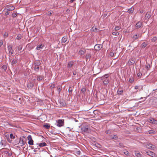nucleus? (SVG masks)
<instances>
[{
	"instance_id": "34",
	"label": "nucleus",
	"mask_w": 157,
	"mask_h": 157,
	"mask_svg": "<svg viewBox=\"0 0 157 157\" xmlns=\"http://www.w3.org/2000/svg\"><path fill=\"white\" fill-rule=\"evenodd\" d=\"M44 127L46 129H48L50 127V125L48 124H46L44 125Z\"/></svg>"
},
{
	"instance_id": "61",
	"label": "nucleus",
	"mask_w": 157,
	"mask_h": 157,
	"mask_svg": "<svg viewBox=\"0 0 157 157\" xmlns=\"http://www.w3.org/2000/svg\"><path fill=\"white\" fill-rule=\"evenodd\" d=\"M73 74L74 75H75L76 74V71H74L73 72Z\"/></svg>"
},
{
	"instance_id": "16",
	"label": "nucleus",
	"mask_w": 157,
	"mask_h": 157,
	"mask_svg": "<svg viewBox=\"0 0 157 157\" xmlns=\"http://www.w3.org/2000/svg\"><path fill=\"white\" fill-rule=\"evenodd\" d=\"M44 47V45L42 44H41L40 45H39L37 46L36 48V49L37 50H40L41 49H42Z\"/></svg>"
},
{
	"instance_id": "60",
	"label": "nucleus",
	"mask_w": 157,
	"mask_h": 157,
	"mask_svg": "<svg viewBox=\"0 0 157 157\" xmlns=\"http://www.w3.org/2000/svg\"><path fill=\"white\" fill-rule=\"evenodd\" d=\"M143 98H144V100H143V101H144L147 98H142V97H141L140 98V99H143Z\"/></svg>"
},
{
	"instance_id": "24",
	"label": "nucleus",
	"mask_w": 157,
	"mask_h": 157,
	"mask_svg": "<svg viewBox=\"0 0 157 157\" xmlns=\"http://www.w3.org/2000/svg\"><path fill=\"white\" fill-rule=\"evenodd\" d=\"M38 145L40 147H43L46 146L47 144L45 143L44 142L43 143H39Z\"/></svg>"
},
{
	"instance_id": "4",
	"label": "nucleus",
	"mask_w": 157,
	"mask_h": 157,
	"mask_svg": "<svg viewBox=\"0 0 157 157\" xmlns=\"http://www.w3.org/2000/svg\"><path fill=\"white\" fill-rule=\"evenodd\" d=\"M146 153L147 155L152 157H157V155L151 151H146Z\"/></svg>"
},
{
	"instance_id": "32",
	"label": "nucleus",
	"mask_w": 157,
	"mask_h": 157,
	"mask_svg": "<svg viewBox=\"0 0 157 157\" xmlns=\"http://www.w3.org/2000/svg\"><path fill=\"white\" fill-rule=\"evenodd\" d=\"M57 90L59 92V94L60 91L62 90V88L60 86H58L57 88Z\"/></svg>"
},
{
	"instance_id": "3",
	"label": "nucleus",
	"mask_w": 157,
	"mask_h": 157,
	"mask_svg": "<svg viewBox=\"0 0 157 157\" xmlns=\"http://www.w3.org/2000/svg\"><path fill=\"white\" fill-rule=\"evenodd\" d=\"M56 125L59 127H61L64 125V120L63 119H59L57 121Z\"/></svg>"
},
{
	"instance_id": "40",
	"label": "nucleus",
	"mask_w": 157,
	"mask_h": 157,
	"mask_svg": "<svg viewBox=\"0 0 157 157\" xmlns=\"http://www.w3.org/2000/svg\"><path fill=\"white\" fill-rule=\"evenodd\" d=\"M146 67L147 69V70H149L150 67V66L149 64H147L146 65Z\"/></svg>"
},
{
	"instance_id": "52",
	"label": "nucleus",
	"mask_w": 157,
	"mask_h": 157,
	"mask_svg": "<svg viewBox=\"0 0 157 157\" xmlns=\"http://www.w3.org/2000/svg\"><path fill=\"white\" fill-rule=\"evenodd\" d=\"M40 62H38L36 63L35 64V65L37 66H39V65H40Z\"/></svg>"
},
{
	"instance_id": "41",
	"label": "nucleus",
	"mask_w": 157,
	"mask_h": 157,
	"mask_svg": "<svg viewBox=\"0 0 157 157\" xmlns=\"http://www.w3.org/2000/svg\"><path fill=\"white\" fill-rule=\"evenodd\" d=\"M22 46L21 45H20L18 47L17 50L18 51H20L22 49Z\"/></svg>"
},
{
	"instance_id": "63",
	"label": "nucleus",
	"mask_w": 157,
	"mask_h": 157,
	"mask_svg": "<svg viewBox=\"0 0 157 157\" xmlns=\"http://www.w3.org/2000/svg\"><path fill=\"white\" fill-rule=\"evenodd\" d=\"M143 12H144V10H140V13H143Z\"/></svg>"
},
{
	"instance_id": "9",
	"label": "nucleus",
	"mask_w": 157,
	"mask_h": 157,
	"mask_svg": "<svg viewBox=\"0 0 157 157\" xmlns=\"http://www.w3.org/2000/svg\"><path fill=\"white\" fill-rule=\"evenodd\" d=\"M101 48V46L100 44H96L94 47V49L96 51L100 50Z\"/></svg>"
},
{
	"instance_id": "39",
	"label": "nucleus",
	"mask_w": 157,
	"mask_h": 157,
	"mask_svg": "<svg viewBox=\"0 0 157 157\" xmlns=\"http://www.w3.org/2000/svg\"><path fill=\"white\" fill-rule=\"evenodd\" d=\"M121 27L118 26H116L114 28V29L116 31H118L120 29Z\"/></svg>"
},
{
	"instance_id": "20",
	"label": "nucleus",
	"mask_w": 157,
	"mask_h": 157,
	"mask_svg": "<svg viewBox=\"0 0 157 157\" xmlns=\"http://www.w3.org/2000/svg\"><path fill=\"white\" fill-rule=\"evenodd\" d=\"M123 90L121 89H119L117 91V94L118 95H121L123 94Z\"/></svg>"
},
{
	"instance_id": "46",
	"label": "nucleus",
	"mask_w": 157,
	"mask_h": 157,
	"mask_svg": "<svg viewBox=\"0 0 157 157\" xmlns=\"http://www.w3.org/2000/svg\"><path fill=\"white\" fill-rule=\"evenodd\" d=\"M17 40H20L21 39V36L20 35H18L17 36Z\"/></svg>"
},
{
	"instance_id": "2",
	"label": "nucleus",
	"mask_w": 157,
	"mask_h": 157,
	"mask_svg": "<svg viewBox=\"0 0 157 157\" xmlns=\"http://www.w3.org/2000/svg\"><path fill=\"white\" fill-rule=\"evenodd\" d=\"M81 131L83 133H88L90 131L89 127L87 125H83L81 128Z\"/></svg>"
},
{
	"instance_id": "30",
	"label": "nucleus",
	"mask_w": 157,
	"mask_h": 157,
	"mask_svg": "<svg viewBox=\"0 0 157 157\" xmlns=\"http://www.w3.org/2000/svg\"><path fill=\"white\" fill-rule=\"evenodd\" d=\"M154 119L152 118H150L148 120V121L149 122L151 123H153V122L154 121Z\"/></svg>"
},
{
	"instance_id": "25",
	"label": "nucleus",
	"mask_w": 157,
	"mask_h": 157,
	"mask_svg": "<svg viewBox=\"0 0 157 157\" xmlns=\"http://www.w3.org/2000/svg\"><path fill=\"white\" fill-rule=\"evenodd\" d=\"M147 45V44L145 42H144L141 45V47L142 48H145Z\"/></svg>"
},
{
	"instance_id": "5",
	"label": "nucleus",
	"mask_w": 157,
	"mask_h": 157,
	"mask_svg": "<svg viewBox=\"0 0 157 157\" xmlns=\"http://www.w3.org/2000/svg\"><path fill=\"white\" fill-rule=\"evenodd\" d=\"M27 138L29 140L28 144L30 145H33V140L32 139L31 136L30 135H29L28 136Z\"/></svg>"
},
{
	"instance_id": "15",
	"label": "nucleus",
	"mask_w": 157,
	"mask_h": 157,
	"mask_svg": "<svg viewBox=\"0 0 157 157\" xmlns=\"http://www.w3.org/2000/svg\"><path fill=\"white\" fill-rule=\"evenodd\" d=\"M74 62L73 61H71L68 62L67 64V67L69 68H71L73 66Z\"/></svg>"
},
{
	"instance_id": "1",
	"label": "nucleus",
	"mask_w": 157,
	"mask_h": 157,
	"mask_svg": "<svg viewBox=\"0 0 157 157\" xmlns=\"http://www.w3.org/2000/svg\"><path fill=\"white\" fill-rule=\"evenodd\" d=\"M109 75L108 74H105L101 77V79L103 80V84L104 86H107L109 82V80L108 77Z\"/></svg>"
},
{
	"instance_id": "62",
	"label": "nucleus",
	"mask_w": 157,
	"mask_h": 157,
	"mask_svg": "<svg viewBox=\"0 0 157 157\" xmlns=\"http://www.w3.org/2000/svg\"><path fill=\"white\" fill-rule=\"evenodd\" d=\"M9 14V12H6V15H8Z\"/></svg>"
},
{
	"instance_id": "33",
	"label": "nucleus",
	"mask_w": 157,
	"mask_h": 157,
	"mask_svg": "<svg viewBox=\"0 0 157 157\" xmlns=\"http://www.w3.org/2000/svg\"><path fill=\"white\" fill-rule=\"evenodd\" d=\"M157 40V37L156 36L154 37L151 39V41L152 42H154Z\"/></svg>"
},
{
	"instance_id": "47",
	"label": "nucleus",
	"mask_w": 157,
	"mask_h": 157,
	"mask_svg": "<svg viewBox=\"0 0 157 157\" xmlns=\"http://www.w3.org/2000/svg\"><path fill=\"white\" fill-rule=\"evenodd\" d=\"M114 55V53L113 52H111L109 55L111 57H113Z\"/></svg>"
},
{
	"instance_id": "23",
	"label": "nucleus",
	"mask_w": 157,
	"mask_h": 157,
	"mask_svg": "<svg viewBox=\"0 0 157 157\" xmlns=\"http://www.w3.org/2000/svg\"><path fill=\"white\" fill-rule=\"evenodd\" d=\"M110 138L111 139H114L115 140H117L118 138V137H117V136L115 135H111L110 136Z\"/></svg>"
},
{
	"instance_id": "21",
	"label": "nucleus",
	"mask_w": 157,
	"mask_h": 157,
	"mask_svg": "<svg viewBox=\"0 0 157 157\" xmlns=\"http://www.w3.org/2000/svg\"><path fill=\"white\" fill-rule=\"evenodd\" d=\"M34 86V84L31 82L28 84L27 87L28 88L31 89Z\"/></svg>"
},
{
	"instance_id": "45",
	"label": "nucleus",
	"mask_w": 157,
	"mask_h": 157,
	"mask_svg": "<svg viewBox=\"0 0 157 157\" xmlns=\"http://www.w3.org/2000/svg\"><path fill=\"white\" fill-rule=\"evenodd\" d=\"M2 69H4L5 70H6L7 69V67L5 65H3L2 66Z\"/></svg>"
},
{
	"instance_id": "50",
	"label": "nucleus",
	"mask_w": 157,
	"mask_h": 157,
	"mask_svg": "<svg viewBox=\"0 0 157 157\" xmlns=\"http://www.w3.org/2000/svg\"><path fill=\"white\" fill-rule=\"evenodd\" d=\"M86 89L85 88H82L81 90V91L83 93L85 91Z\"/></svg>"
},
{
	"instance_id": "29",
	"label": "nucleus",
	"mask_w": 157,
	"mask_h": 157,
	"mask_svg": "<svg viewBox=\"0 0 157 157\" xmlns=\"http://www.w3.org/2000/svg\"><path fill=\"white\" fill-rule=\"evenodd\" d=\"M112 34L114 36H118L119 35V33L117 31H115L113 32Z\"/></svg>"
},
{
	"instance_id": "54",
	"label": "nucleus",
	"mask_w": 157,
	"mask_h": 157,
	"mask_svg": "<svg viewBox=\"0 0 157 157\" xmlns=\"http://www.w3.org/2000/svg\"><path fill=\"white\" fill-rule=\"evenodd\" d=\"M152 124H157V121L154 119Z\"/></svg>"
},
{
	"instance_id": "22",
	"label": "nucleus",
	"mask_w": 157,
	"mask_h": 157,
	"mask_svg": "<svg viewBox=\"0 0 157 157\" xmlns=\"http://www.w3.org/2000/svg\"><path fill=\"white\" fill-rule=\"evenodd\" d=\"M152 145L151 144H147L146 145V147L148 149H152L153 148V147H152Z\"/></svg>"
},
{
	"instance_id": "48",
	"label": "nucleus",
	"mask_w": 157,
	"mask_h": 157,
	"mask_svg": "<svg viewBox=\"0 0 157 157\" xmlns=\"http://www.w3.org/2000/svg\"><path fill=\"white\" fill-rule=\"evenodd\" d=\"M105 132L107 134H111V132L110 131L108 130H107V131H106Z\"/></svg>"
},
{
	"instance_id": "58",
	"label": "nucleus",
	"mask_w": 157,
	"mask_h": 157,
	"mask_svg": "<svg viewBox=\"0 0 157 157\" xmlns=\"http://www.w3.org/2000/svg\"><path fill=\"white\" fill-rule=\"evenodd\" d=\"M3 142H4V141L2 140V141L0 142V145H4Z\"/></svg>"
},
{
	"instance_id": "38",
	"label": "nucleus",
	"mask_w": 157,
	"mask_h": 157,
	"mask_svg": "<svg viewBox=\"0 0 157 157\" xmlns=\"http://www.w3.org/2000/svg\"><path fill=\"white\" fill-rule=\"evenodd\" d=\"M142 75V74L141 72L139 71L137 74V75L138 77L140 78Z\"/></svg>"
},
{
	"instance_id": "18",
	"label": "nucleus",
	"mask_w": 157,
	"mask_h": 157,
	"mask_svg": "<svg viewBox=\"0 0 157 157\" xmlns=\"http://www.w3.org/2000/svg\"><path fill=\"white\" fill-rule=\"evenodd\" d=\"M73 90V87H71V86H70L69 88L68 89V92L69 93V95L72 94V91Z\"/></svg>"
},
{
	"instance_id": "35",
	"label": "nucleus",
	"mask_w": 157,
	"mask_h": 157,
	"mask_svg": "<svg viewBox=\"0 0 157 157\" xmlns=\"http://www.w3.org/2000/svg\"><path fill=\"white\" fill-rule=\"evenodd\" d=\"M133 11V9L132 8H131L128 9V12L129 13H132Z\"/></svg>"
},
{
	"instance_id": "28",
	"label": "nucleus",
	"mask_w": 157,
	"mask_h": 157,
	"mask_svg": "<svg viewBox=\"0 0 157 157\" xmlns=\"http://www.w3.org/2000/svg\"><path fill=\"white\" fill-rule=\"evenodd\" d=\"M17 60L16 59H13L11 62V63L12 65L16 64L17 63Z\"/></svg>"
},
{
	"instance_id": "57",
	"label": "nucleus",
	"mask_w": 157,
	"mask_h": 157,
	"mask_svg": "<svg viewBox=\"0 0 157 157\" xmlns=\"http://www.w3.org/2000/svg\"><path fill=\"white\" fill-rule=\"evenodd\" d=\"M139 88V86H135L134 89L135 90H137Z\"/></svg>"
},
{
	"instance_id": "42",
	"label": "nucleus",
	"mask_w": 157,
	"mask_h": 157,
	"mask_svg": "<svg viewBox=\"0 0 157 157\" xmlns=\"http://www.w3.org/2000/svg\"><path fill=\"white\" fill-rule=\"evenodd\" d=\"M7 141L10 143H11L12 141V140L10 139L9 138V135H8V136L7 137Z\"/></svg>"
},
{
	"instance_id": "36",
	"label": "nucleus",
	"mask_w": 157,
	"mask_h": 157,
	"mask_svg": "<svg viewBox=\"0 0 157 157\" xmlns=\"http://www.w3.org/2000/svg\"><path fill=\"white\" fill-rule=\"evenodd\" d=\"M10 138L11 139H14L15 138V136L13 135L12 133L10 134Z\"/></svg>"
},
{
	"instance_id": "37",
	"label": "nucleus",
	"mask_w": 157,
	"mask_h": 157,
	"mask_svg": "<svg viewBox=\"0 0 157 157\" xmlns=\"http://www.w3.org/2000/svg\"><path fill=\"white\" fill-rule=\"evenodd\" d=\"M148 133L150 134H154L155 133V131L153 130H150L148 131Z\"/></svg>"
},
{
	"instance_id": "13",
	"label": "nucleus",
	"mask_w": 157,
	"mask_h": 157,
	"mask_svg": "<svg viewBox=\"0 0 157 157\" xmlns=\"http://www.w3.org/2000/svg\"><path fill=\"white\" fill-rule=\"evenodd\" d=\"M142 25V23L141 22H138L136 24V26L137 29L140 28Z\"/></svg>"
},
{
	"instance_id": "49",
	"label": "nucleus",
	"mask_w": 157,
	"mask_h": 157,
	"mask_svg": "<svg viewBox=\"0 0 157 157\" xmlns=\"http://www.w3.org/2000/svg\"><path fill=\"white\" fill-rule=\"evenodd\" d=\"M87 59L90 58L91 57V55L90 54H87L86 56Z\"/></svg>"
},
{
	"instance_id": "14",
	"label": "nucleus",
	"mask_w": 157,
	"mask_h": 157,
	"mask_svg": "<svg viewBox=\"0 0 157 157\" xmlns=\"http://www.w3.org/2000/svg\"><path fill=\"white\" fill-rule=\"evenodd\" d=\"M135 155L137 157H141L142 156L141 154L138 151H135Z\"/></svg>"
},
{
	"instance_id": "26",
	"label": "nucleus",
	"mask_w": 157,
	"mask_h": 157,
	"mask_svg": "<svg viewBox=\"0 0 157 157\" xmlns=\"http://www.w3.org/2000/svg\"><path fill=\"white\" fill-rule=\"evenodd\" d=\"M134 78L133 77H131L129 79L128 81L130 83H132L134 81Z\"/></svg>"
},
{
	"instance_id": "43",
	"label": "nucleus",
	"mask_w": 157,
	"mask_h": 157,
	"mask_svg": "<svg viewBox=\"0 0 157 157\" xmlns=\"http://www.w3.org/2000/svg\"><path fill=\"white\" fill-rule=\"evenodd\" d=\"M119 146L121 147L122 148L125 147V146L122 143H119Z\"/></svg>"
},
{
	"instance_id": "8",
	"label": "nucleus",
	"mask_w": 157,
	"mask_h": 157,
	"mask_svg": "<svg viewBox=\"0 0 157 157\" xmlns=\"http://www.w3.org/2000/svg\"><path fill=\"white\" fill-rule=\"evenodd\" d=\"M135 62V60L133 58H131L129 60L128 63L129 65H131L134 64Z\"/></svg>"
},
{
	"instance_id": "19",
	"label": "nucleus",
	"mask_w": 157,
	"mask_h": 157,
	"mask_svg": "<svg viewBox=\"0 0 157 157\" xmlns=\"http://www.w3.org/2000/svg\"><path fill=\"white\" fill-rule=\"evenodd\" d=\"M67 40V36H63L62 39V43H65Z\"/></svg>"
},
{
	"instance_id": "27",
	"label": "nucleus",
	"mask_w": 157,
	"mask_h": 157,
	"mask_svg": "<svg viewBox=\"0 0 157 157\" xmlns=\"http://www.w3.org/2000/svg\"><path fill=\"white\" fill-rule=\"evenodd\" d=\"M43 77L42 76L38 75L37 76V80L38 81H41L43 79Z\"/></svg>"
},
{
	"instance_id": "44",
	"label": "nucleus",
	"mask_w": 157,
	"mask_h": 157,
	"mask_svg": "<svg viewBox=\"0 0 157 157\" xmlns=\"http://www.w3.org/2000/svg\"><path fill=\"white\" fill-rule=\"evenodd\" d=\"M8 36V34L6 32H5L4 34V36L5 37H6Z\"/></svg>"
},
{
	"instance_id": "31",
	"label": "nucleus",
	"mask_w": 157,
	"mask_h": 157,
	"mask_svg": "<svg viewBox=\"0 0 157 157\" xmlns=\"http://www.w3.org/2000/svg\"><path fill=\"white\" fill-rule=\"evenodd\" d=\"M34 70L36 72H38L39 71V66H37L35 65L34 67Z\"/></svg>"
},
{
	"instance_id": "7",
	"label": "nucleus",
	"mask_w": 157,
	"mask_h": 157,
	"mask_svg": "<svg viewBox=\"0 0 157 157\" xmlns=\"http://www.w3.org/2000/svg\"><path fill=\"white\" fill-rule=\"evenodd\" d=\"M6 9L8 11H12L14 10L15 7L11 5H7L6 7Z\"/></svg>"
},
{
	"instance_id": "53",
	"label": "nucleus",
	"mask_w": 157,
	"mask_h": 157,
	"mask_svg": "<svg viewBox=\"0 0 157 157\" xmlns=\"http://www.w3.org/2000/svg\"><path fill=\"white\" fill-rule=\"evenodd\" d=\"M3 43V42L2 40H0V47H1Z\"/></svg>"
},
{
	"instance_id": "55",
	"label": "nucleus",
	"mask_w": 157,
	"mask_h": 157,
	"mask_svg": "<svg viewBox=\"0 0 157 157\" xmlns=\"http://www.w3.org/2000/svg\"><path fill=\"white\" fill-rule=\"evenodd\" d=\"M80 153H81V152L80 151H76V153L78 155H80Z\"/></svg>"
},
{
	"instance_id": "10",
	"label": "nucleus",
	"mask_w": 157,
	"mask_h": 157,
	"mask_svg": "<svg viewBox=\"0 0 157 157\" xmlns=\"http://www.w3.org/2000/svg\"><path fill=\"white\" fill-rule=\"evenodd\" d=\"M141 35L140 34H136L135 35L133 36L132 37V39L133 40H136L138 39L139 37H141Z\"/></svg>"
},
{
	"instance_id": "17",
	"label": "nucleus",
	"mask_w": 157,
	"mask_h": 157,
	"mask_svg": "<svg viewBox=\"0 0 157 157\" xmlns=\"http://www.w3.org/2000/svg\"><path fill=\"white\" fill-rule=\"evenodd\" d=\"M86 52V50L85 49L80 50L79 52V54L81 55H83Z\"/></svg>"
},
{
	"instance_id": "6",
	"label": "nucleus",
	"mask_w": 157,
	"mask_h": 157,
	"mask_svg": "<svg viewBox=\"0 0 157 157\" xmlns=\"http://www.w3.org/2000/svg\"><path fill=\"white\" fill-rule=\"evenodd\" d=\"M7 48L9 54L12 55L14 52V50L12 48V46L11 45H9L8 46Z\"/></svg>"
},
{
	"instance_id": "64",
	"label": "nucleus",
	"mask_w": 157,
	"mask_h": 157,
	"mask_svg": "<svg viewBox=\"0 0 157 157\" xmlns=\"http://www.w3.org/2000/svg\"><path fill=\"white\" fill-rule=\"evenodd\" d=\"M75 0H70V2L72 3V2H73L74 1H75Z\"/></svg>"
},
{
	"instance_id": "51",
	"label": "nucleus",
	"mask_w": 157,
	"mask_h": 157,
	"mask_svg": "<svg viewBox=\"0 0 157 157\" xmlns=\"http://www.w3.org/2000/svg\"><path fill=\"white\" fill-rule=\"evenodd\" d=\"M124 154H125L126 155H128L129 153L128 151H126L124 152Z\"/></svg>"
},
{
	"instance_id": "12",
	"label": "nucleus",
	"mask_w": 157,
	"mask_h": 157,
	"mask_svg": "<svg viewBox=\"0 0 157 157\" xmlns=\"http://www.w3.org/2000/svg\"><path fill=\"white\" fill-rule=\"evenodd\" d=\"M26 142H24L23 140L22 139L21 140L20 139V141L19 143V144L20 145V146H22L25 144Z\"/></svg>"
},
{
	"instance_id": "11",
	"label": "nucleus",
	"mask_w": 157,
	"mask_h": 157,
	"mask_svg": "<svg viewBox=\"0 0 157 157\" xmlns=\"http://www.w3.org/2000/svg\"><path fill=\"white\" fill-rule=\"evenodd\" d=\"M151 12H147L146 13L145 18L146 19H149L151 17Z\"/></svg>"
},
{
	"instance_id": "59",
	"label": "nucleus",
	"mask_w": 157,
	"mask_h": 157,
	"mask_svg": "<svg viewBox=\"0 0 157 157\" xmlns=\"http://www.w3.org/2000/svg\"><path fill=\"white\" fill-rule=\"evenodd\" d=\"M48 14L49 16H50L52 14V13L51 12L49 11L48 13Z\"/></svg>"
},
{
	"instance_id": "56",
	"label": "nucleus",
	"mask_w": 157,
	"mask_h": 157,
	"mask_svg": "<svg viewBox=\"0 0 157 157\" xmlns=\"http://www.w3.org/2000/svg\"><path fill=\"white\" fill-rule=\"evenodd\" d=\"M51 88H54L55 87V85L54 84H52L50 86Z\"/></svg>"
}]
</instances>
